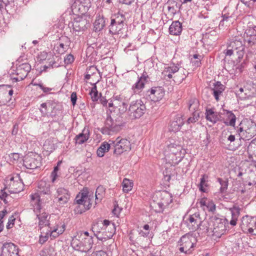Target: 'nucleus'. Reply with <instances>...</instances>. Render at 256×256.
<instances>
[{"instance_id": "f257e3e1", "label": "nucleus", "mask_w": 256, "mask_h": 256, "mask_svg": "<svg viewBox=\"0 0 256 256\" xmlns=\"http://www.w3.org/2000/svg\"><path fill=\"white\" fill-rule=\"evenodd\" d=\"M122 124L123 120L120 116H118L116 118L114 114L108 116L105 121L104 126L101 128L100 131L103 134L111 135L120 131Z\"/></svg>"}, {"instance_id": "f03ea898", "label": "nucleus", "mask_w": 256, "mask_h": 256, "mask_svg": "<svg viewBox=\"0 0 256 256\" xmlns=\"http://www.w3.org/2000/svg\"><path fill=\"white\" fill-rule=\"evenodd\" d=\"M211 222L213 226V236L220 238L226 230V224H228V220L223 216L215 215L211 217Z\"/></svg>"}, {"instance_id": "7ed1b4c3", "label": "nucleus", "mask_w": 256, "mask_h": 256, "mask_svg": "<svg viewBox=\"0 0 256 256\" xmlns=\"http://www.w3.org/2000/svg\"><path fill=\"white\" fill-rule=\"evenodd\" d=\"M30 197V204L35 212H40L41 209L44 208L52 200L51 195L49 194H32Z\"/></svg>"}, {"instance_id": "20e7f679", "label": "nucleus", "mask_w": 256, "mask_h": 256, "mask_svg": "<svg viewBox=\"0 0 256 256\" xmlns=\"http://www.w3.org/2000/svg\"><path fill=\"white\" fill-rule=\"evenodd\" d=\"M93 244V239L92 238H88L86 240H82L75 236L72 240L71 246L76 250L86 253L92 248Z\"/></svg>"}, {"instance_id": "39448f33", "label": "nucleus", "mask_w": 256, "mask_h": 256, "mask_svg": "<svg viewBox=\"0 0 256 256\" xmlns=\"http://www.w3.org/2000/svg\"><path fill=\"white\" fill-rule=\"evenodd\" d=\"M64 230V225L60 226H54V228H50V229L40 230L41 234L40 236L38 242L40 244H42L48 240L50 236L52 238H56L62 234Z\"/></svg>"}, {"instance_id": "423d86ee", "label": "nucleus", "mask_w": 256, "mask_h": 256, "mask_svg": "<svg viewBox=\"0 0 256 256\" xmlns=\"http://www.w3.org/2000/svg\"><path fill=\"white\" fill-rule=\"evenodd\" d=\"M109 142H111V144L114 148V154L116 156L128 152L131 149L130 142L126 138L118 137L114 140H110Z\"/></svg>"}, {"instance_id": "0eeeda50", "label": "nucleus", "mask_w": 256, "mask_h": 256, "mask_svg": "<svg viewBox=\"0 0 256 256\" xmlns=\"http://www.w3.org/2000/svg\"><path fill=\"white\" fill-rule=\"evenodd\" d=\"M146 108L141 100L132 102L129 107L130 116L132 119L140 118L145 113Z\"/></svg>"}, {"instance_id": "6e6552de", "label": "nucleus", "mask_w": 256, "mask_h": 256, "mask_svg": "<svg viewBox=\"0 0 256 256\" xmlns=\"http://www.w3.org/2000/svg\"><path fill=\"white\" fill-rule=\"evenodd\" d=\"M75 201L78 204L77 212L80 214H82L89 210L92 206V204L90 202V198L88 196V192L79 193L76 196Z\"/></svg>"}, {"instance_id": "1a4fd4ad", "label": "nucleus", "mask_w": 256, "mask_h": 256, "mask_svg": "<svg viewBox=\"0 0 256 256\" xmlns=\"http://www.w3.org/2000/svg\"><path fill=\"white\" fill-rule=\"evenodd\" d=\"M238 132L246 134V138L250 139L256 136V124L252 121H244L240 123Z\"/></svg>"}, {"instance_id": "9d476101", "label": "nucleus", "mask_w": 256, "mask_h": 256, "mask_svg": "<svg viewBox=\"0 0 256 256\" xmlns=\"http://www.w3.org/2000/svg\"><path fill=\"white\" fill-rule=\"evenodd\" d=\"M54 194V202L59 204V205H64L67 204L70 198V193L69 190L62 186L56 188Z\"/></svg>"}, {"instance_id": "9b49d317", "label": "nucleus", "mask_w": 256, "mask_h": 256, "mask_svg": "<svg viewBox=\"0 0 256 256\" xmlns=\"http://www.w3.org/2000/svg\"><path fill=\"white\" fill-rule=\"evenodd\" d=\"M41 160V156L31 152L24 158V166L28 169H36L40 166Z\"/></svg>"}, {"instance_id": "f8f14e48", "label": "nucleus", "mask_w": 256, "mask_h": 256, "mask_svg": "<svg viewBox=\"0 0 256 256\" xmlns=\"http://www.w3.org/2000/svg\"><path fill=\"white\" fill-rule=\"evenodd\" d=\"M242 38H239L236 37L232 38L228 44L229 46L235 52L236 55L238 56V62H240L245 53V46L242 43Z\"/></svg>"}, {"instance_id": "ddd939ff", "label": "nucleus", "mask_w": 256, "mask_h": 256, "mask_svg": "<svg viewBox=\"0 0 256 256\" xmlns=\"http://www.w3.org/2000/svg\"><path fill=\"white\" fill-rule=\"evenodd\" d=\"M72 23L73 30L76 32H84L90 26V21L86 16H78Z\"/></svg>"}, {"instance_id": "4468645a", "label": "nucleus", "mask_w": 256, "mask_h": 256, "mask_svg": "<svg viewBox=\"0 0 256 256\" xmlns=\"http://www.w3.org/2000/svg\"><path fill=\"white\" fill-rule=\"evenodd\" d=\"M0 256H20L18 246L10 242H6L0 248Z\"/></svg>"}, {"instance_id": "2eb2a0df", "label": "nucleus", "mask_w": 256, "mask_h": 256, "mask_svg": "<svg viewBox=\"0 0 256 256\" xmlns=\"http://www.w3.org/2000/svg\"><path fill=\"white\" fill-rule=\"evenodd\" d=\"M114 107L118 108L120 113L123 114L128 110V106L130 98L123 94L113 96Z\"/></svg>"}, {"instance_id": "dca6fc26", "label": "nucleus", "mask_w": 256, "mask_h": 256, "mask_svg": "<svg viewBox=\"0 0 256 256\" xmlns=\"http://www.w3.org/2000/svg\"><path fill=\"white\" fill-rule=\"evenodd\" d=\"M103 224L104 226V231L102 234L104 236L98 238V239L101 240H103L104 239V240H106L112 237L116 232V228L115 224L114 222L107 220H105L103 221Z\"/></svg>"}, {"instance_id": "f3484780", "label": "nucleus", "mask_w": 256, "mask_h": 256, "mask_svg": "<svg viewBox=\"0 0 256 256\" xmlns=\"http://www.w3.org/2000/svg\"><path fill=\"white\" fill-rule=\"evenodd\" d=\"M180 244V248L179 250L180 252L186 254H190L193 250L194 243L192 242V238L188 236H183L179 242Z\"/></svg>"}, {"instance_id": "a211bd4d", "label": "nucleus", "mask_w": 256, "mask_h": 256, "mask_svg": "<svg viewBox=\"0 0 256 256\" xmlns=\"http://www.w3.org/2000/svg\"><path fill=\"white\" fill-rule=\"evenodd\" d=\"M9 188L12 193L16 194L20 192L24 189V184L20 178L19 175L12 176L8 184Z\"/></svg>"}, {"instance_id": "6ab92c4d", "label": "nucleus", "mask_w": 256, "mask_h": 256, "mask_svg": "<svg viewBox=\"0 0 256 256\" xmlns=\"http://www.w3.org/2000/svg\"><path fill=\"white\" fill-rule=\"evenodd\" d=\"M149 77L148 74L144 72L140 76L138 77L137 82L132 85V90L134 94H138L142 92L145 84L148 82Z\"/></svg>"}, {"instance_id": "aec40b11", "label": "nucleus", "mask_w": 256, "mask_h": 256, "mask_svg": "<svg viewBox=\"0 0 256 256\" xmlns=\"http://www.w3.org/2000/svg\"><path fill=\"white\" fill-rule=\"evenodd\" d=\"M241 227L247 230L249 233L252 234L254 228L256 227V218L253 216H245L242 218Z\"/></svg>"}, {"instance_id": "412c9836", "label": "nucleus", "mask_w": 256, "mask_h": 256, "mask_svg": "<svg viewBox=\"0 0 256 256\" xmlns=\"http://www.w3.org/2000/svg\"><path fill=\"white\" fill-rule=\"evenodd\" d=\"M31 69V66L26 62L19 64L16 68V72L18 78H14L16 81L24 80L28 75Z\"/></svg>"}, {"instance_id": "4be33fe9", "label": "nucleus", "mask_w": 256, "mask_h": 256, "mask_svg": "<svg viewBox=\"0 0 256 256\" xmlns=\"http://www.w3.org/2000/svg\"><path fill=\"white\" fill-rule=\"evenodd\" d=\"M168 148L170 152H171L170 154L174 156L176 159H172V162L175 164H178L180 162L182 161V157L180 156L182 148L180 145H176L174 144H171L168 146Z\"/></svg>"}, {"instance_id": "5701e85b", "label": "nucleus", "mask_w": 256, "mask_h": 256, "mask_svg": "<svg viewBox=\"0 0 256 256\" xmlns=\"http://www.w3.org/2000/svg\"><path fill=\"white\" fill-rule=\"evenodd\" d=\"M37 217L39 220L38 227L40 230L54 228V226H52L50 222V216L48 214L43 212L42 214H37Z\"/></svg>"}, {"instance_id": "b1692460", "label": "nucleus", "mask_w": 256, "mask_h": 256, "mask_svg": "<svg viewBox=\"0 0 256 256\" xmlns=\"http://www.w3.org/2000/svg\"><path fill=\"white\" fill-rule=\"evenodd\" d=\"M188 225L190 226H191L190 229L192 230H198L202 222V221L200 216V214L198 213H195L192 215H190L188 218Z\"/></svg>"}, {"instance_id": "393cba45", "label": "nucleus", "mask_w": 256, "mask_h": 256, "mask_svg": "<svg viewBox=\"0 0 256 256\" xmlns=\"http://www.w3.org/2000/svg\"><path fill=\"white\" fill-rule=\"evenodd\" d=\"M148 92L152 98V100L154 102L159 101L164 96V92L161 87H153Z\"/></svg>"}, {"instance_id": "a878e982", "label": "nucleus", "mask_w": 256, "mask_h": 256, "mask_svg": "<svg viewBox=\"0 0 256 256\" xmlns=\"http://www.w3.org/2000/svg\"><path fill=\"white\" fill-rule=\"evenodd\" d=\"M156 196L162 202V203L164 204L166 208L172 202V194L167 191L158 192L156 194Z\"/></svg>"}, {"instance_id": "bb28decb", "label": "nucleus", "mask_w": 256, "mask_h": 256, "mask_svg": "<svg viewBox=\"0 0 256 256\" xmlns=\"http://www.w3.org/2000/svg\"><path fill=\"white\" fill-rule=\"evenodd\" d=\"M246 37L244 40L248 46H252L256 44V26L246 30Z\"/></svg>"}, {"instance_id": "cd10ccee", "label": "nucleus", "mask_w": 256, "mask_h": 256, "mask_svg": "<svg viewBox=\"0 0 256 256\" xmlns=\"http://www.w3.org/2000/svg\"><path fill=\"white\" fill-rule=\"evenodd\" d=\"M223 11L222 14V20H220L218 28L220 29L224 30L227 27L230 26L233 22V18L229 14H224Z\"/></svg>"}, {"instance_id": "c85d7f7f", "label": "nucleus", "mask_w": 256, "mask_h": 256, "mask_svg": "<svg viewBox=\"0 0 256 256\" xmlns=\"http://www.w3.org/2000/svg\"><path fill=\"white\" fill-rule=\"evenodd\" d=\"M214 87L211 89V91L216 100L218 101L219 97L224 91L225 86L220 82H216L214 84Z\"/></svg>"}, {"instance_id": "c756f323", "label": "nucleus", "mask_w": 256, "mask_h": 256, "mask_svg": "<svg viewBox=\"0 0 256 256\" xmlns=\"http://www.w3.org/2000/svg\"><path fill=\"white\" fill-rule=\"evenodd\" d=\"M106 26V18L102 15L100 14L96 16L95 21L94 23V30L95 32H100Z\"/></svg>"}, {"instance_id": "7c9ffc66", "label": "nucleus", "mask_w": 256, "mask_h": 256, "mask_svg": "<svg viewBox=\"0 0 256 256\" xmlns=\"http://www.w3.org/2000/svg\"><path fill=\"white\" fill-rule=\"evenodd\" d=\"M90 137V130L88 128H84L82 132L76 136L74 140L76 142L79 144H81L86 142Z\"/></svg>"}, {"instance_id": "2f4dec72", "label": "nucleus", "mask_w": 256, "mask_h": 256, "mask_svg": "<svg viewBox=\"0 0 256 256\" xmlns=\"http://www.w3.org/2000/svg\"><path fill=\"white\" fill-rule=\"evenodd\" d=\"M184 124V120L182 117L176 116L171 122L170 129L173 132L178 131Z\"/></svg>"}, {"instance_id": "473e14b6", "label": "nucleus", "mask_w": 256, "mask_h": 256, "mask_svg": "<svg viewBox=\"0 0 256 256\" xmlns=\"http://www.w3.org/2000/svg\"><path fill=\"white\" fill-rule=\"evenodd\" d=\"M154 198L152 201L150 202V207L157 213L162 212L166 207L164 206V204L162 203V202H160L158 198H156V196L154 197Z\"/></svg>"}, {"instance_id": "72a5a7b5", "label": "nucleus", "mask_w": 256, "mask_h": 256, "mask_svg": "<svg viewBox=\"0 0 256 256\" xmlns=\"http://www.w3.org/2000/svg\"><path fill=\"white\" fill-rule=\"evenodd\" d=\"M232 215V219L230 222V225L234 226L236 224L238 218L240 214V208L238 206H234L229 208Z\"/></svg>"}, {"instance_id": "f704fd0d", "label": "nucleus", "mask_w": 256, "mask_h": 256, "mask_svg": "<svg viewBox=\"0 0 256 256\" xmlns=\"http://www.w3.org/2000/svg\"><path fill=\"white\" fill-rule=\"evenodd\" d=\"M182 31V24L178 20L173 22L169 28L170 34L174 36L179 35Z\"/></svg>"}, {"instance_id": "c9c22d12", "label": "nucleus", "mask_w": 256, "mask_h": 256, "mask_svg": "<svg viewBox=\"0 0 256 256\" xmlns=\"http://www.w3.org/2000/svg\"><path fill=\"white\" fill-rule=\"evenodd\" d=\"M38 190L34 194L51 195L50 185L45 182H41L38 186Z\"/></svg>"}, {"instance_id": "e433bc0d", "label": "nucleus", "mask_w": 256, "mask_h": 256, "mask_svg": "<svg viewBox=\"0 0 256 256\" xmlns=\"http://www.w3.org/2000/svg\"><path fill=\"white\" fill-rule=\"evenodd\" d=\"M180 68H178V66L173 64L165 68L162 72V74L165 78H166V77L168 78H172V74H174L177 72L179 70Z\"/></svg>"}, {"instance_id": "4c0bfd02", "label": "nucleus", "mask_w": 256, "mask_h": 256, "mask_svg": "<svg viewBox=\"0 0 256 256\" xmlns=\"http://www.w3.org/2000/svg\"><path fill=\"white\" fill-rule=\"evenodd\" d=\"M224 114L226 116L224 124L226 126H230L234 127L236 124V116L231 111L224 110Z\"/></svg>"}, {"instance_id": "58836bf2", "label": "nucleus", "mask_w": 256, "mask_h": 256, "mask_svg": "<svg viewBox=\"0 0 256 256\" xmlns=\"http://www.w3.org/2000/svg\"><path fill=\"white\" fill-rule=\"evenodd\" d=\"M114 20H111L110 24L109 26V32L112 34H118L124 28V24H114Z\"/></svg>"}, {"instance_id": "ea45409f", "label": "nucleus", "mask_w": 256, "mask_h": 256, "mask_svg": "<svg viewBox=\"0 0 256 256\" xmlns=\"http://www.w3.org/2000/svg\"><path fill=\"white\" fill-rule=\"evenodd\" d=\"M206 117L208 120L212 124L216 123L218 120L217 112H214L212 108H209L206 110Z\"/></svg>"}, {"instance_id": "a19ab883", "label": "nucleus", "mask_w": 256, "mask_h": 256, "mask_svg": "<svg viewBox=\"0 0 256 256\" xmlns=\"http://www.w3.org/2000/svg\"><path fill=\"white\" fill-rule=\"evenodd\" d=\"M54 102L52 100H48L46 102L40 104V108H39L42 116H46L48 115V109L50 108H54Z\"/></svg>"}, {"instance_id": "79ce46f5", "label": "nucleus", "mask_w": 256, "mask_h": 256, "mask_svg": "<svg viewBox=\"0 0 256 256\" xmlns=\"http://www.w3.org/2000/svg\"><path fill=\"white\" fill-rule=\"evenodd\" d=\"M176 74L174 76V80L181 83L188 76V72L184 68H180Z\"/></svg>"}, {"instance_id": "37998d69", "label": "nucleus", "mask_w": 256, "mask_h": 256, "mask_svg": "<svg viewBox=\"0 0 256 256\" xmlns=\"http://www.w3.org/2000/svg\"><path fill=\"white\" fill-rule=\"evenodd\" d=\"M112 146L111 142L110 144L106 142H102L97 150L98 156L100 158L102 157L104 153L108 152Z\"/></svg>"}, {"instance_id": "c03bdc74", "label": "nucleus", "mask_w": 256, "mask_h": 256, "mask_svg": "<svg viewBox=\"0 0 256 256\" xmlns=\"http://www.w3.org/2000/svg\"><path fill=\"white\" fill-rule=\"evenodd\" d=\"M106 194V188L102 186H99L96 192V204H97L101 202L102 199L104 198Z\"/></svg>"}, {"instance_id": "a18cd8bd", "label": "nucleus", "mask_w": 256, "mask_h": 256, "mask_svg": "<svg viewBox=\"0 0 256 256\" xmlns=\"http://www.w3.org/2000/svg\"><path fill=\"white\" fill-rule=\"evenodd\" d=\"M104 226L103 224V222H96L92 225V230L94 232V235L97 236V238H99L98 236V234H99L101 230H104Z\"/></svg>"}, {"instance_id": "49530a36", "label": "nucleus", "mask_w": 256, "mask_h": 256, "mask_svg": "<svg viewBox=\"0 0 256 256\" xmlns=\"http://www.w3.org/2000/svg\"><path fill=\"white\" fill-rule=\"evenodd\" d=\"M123 191L124 192H128L131 190L134 185L132 180L124 178L122 181Z\"/></svg>"}, {"instance_id": "de8ad7c7", "label": "nucleus", "mask_w": 256, "mask_h": 256, "mask_svg": "<svg viewBox=\"0 0 256 256\" xmlns=\"http://www.w3.org/2000/svg\"><path fill=\"white\" fill-rule=\"evenodd\" d=\"M208 176L206 174H203L200 178V184H198V187L200 190L204 192H206V188L205 187H207L208 186Z\"/></svg>"}, {"instance_id": "09e8293b", "label": "nucleus", "mask_w": 256, "mask_h": 256, "mask_svg": "<svg viewBox=\"0 0 256 256\" xmlns=\"http://www.w3.org/2000/svg\"><path fill=\"white\" fill-rule=\"evenodd\" d=\"M80 3V4L84 6L85 10H88L90 8L91 6V3L90 0H77L72 5V9L76 8L77 4Z\"/></svg>"}, {"instance_id": "8fccbe9b", "label": "nucleus", "mask_w": 256, "mask_h": 256, "mask_svg": "<svg viewBox=\"0 0 256 256\" xmlns=\"http://www.w3.org/2000/svg\"><path fill=\"white\" fill-rule=\"evenodd\" d=\"M199 108V103L198 100L196 99H192L188 102V109L192 112H199L198 110Z\"/></svg>"}, {"instance_id": "3c124183", "label": "nucleus", "mask_w": 256, "mask_h": 256, "mask_svg": "<svg viewBox=\"0 0 256 256\" xmlns=\"http://www.w3.org/2000/svg\"><path fill=\"white\" fill-rule=\"evenodd\" d=\"M168 9L169 12L172 14H174L176 12V8H178V2L174 0H169L168 2Z\"/></svg>"}, {"instance_id": "603ef678", "label": "nucleus", "mask_w": 256, "mask_h": 256, "mask_svg": "<svg viewBox=\"0 0 256 256\" xmlns=\"http://www.w3.org/2000/svg\"><path fill=\"white\" fill-rule=\"evenodd\" d=\"M69 47H66L64 44L58 43L56 46H54V50L58 54H62L66 52Z\"/></svg>"}, {"instance_id": "864d4df0", "label": "nucleus", "mask_w": 256, "mask_h": 256, "mask_svg": "<svg viewBox=\"0 0 256 256\" xmlns=\"http://www.w3.org/2000/svg\"><path fill=\"white\" fill-rule=\"evenodd\" d=\"M218 182L220 184V192L221 193H224L226 191L228 186V180H224L221 178H218Z\"/></svg>"}, {"instance_id": "5fc2aeb1", "label": "nucleus", "mask_w": 256, "mask_h": 256, "mask_svg": "<svg viewBox=\"0 0 256 256\" xmlns=\"http://www.w3.org/2000/svg\"><path fill=\"white\" fill-rule=\"evenodd\" d=\"M90 95L92 100L93 102H96L98 100V92L97 90L96 84H94V86L92 88L90 92Z\"/></svg>"}, {"instance_id": "6e6d98bb", "label": "nucleus", "mask_w": 256, "mask_h": 256, "mask_svg": "<svg viewBox=\"0 0 256 256\" xmlns=\"http://www.w3.org/2000/svg\"><path fill=\"white\" fill-rule=\"evenodd\" d=\"M200 118V112H194L192 116L187 120L188 124L194 123L197 122Z\"/></svg>"}, {"instance_id": "4d7b16f0", "label": "nucleus", "mask_w": 256, "mask_h": 256, "mask_svg": "<svg viewBox=\"0 0 256 256\" xmlns=\"http://www.w3.org/2000/svg\"><path fill=\"white\" fill-rule=\"evenodd\" d=\"M60 64H58L54 60H50L48 65H44L42 66V71L46 72L48 68H58Z\"/></svg>"}, {"instance_id": "13d9d810", "label": "nucleus", "mask_w": 256, "mask_h": 256, "mask_svg": "<svg viewBox=\"0 0 256 256\" xmlns=\"http://www.w3.org/2000/svg\"><path fill=\"white\" fill-rule=\"evenodd\" d=\"M58 43L64 44L66 47H69L70 44V40L68 36H63L60 38V41Z\"/></svg>"}, {"instance_id": "bf43d9fd", "label": "nucleus", "mask_w": 256, "mask_h": 256, "mask_svg": "<svg viewBox=\"0 0 256 256\" xmlns=\"http://www.w3.org/2000/svg\"><path fill=\"white\" fill-rule=\"evenodd\" d=\"M10 88V85H0V97L2 96L7 94L8 89Z\"/></svg>"}, {"instance_id": "052dcab7", "label": "nucleus", "mask_w": 256, "mask_h": 256, "mask_svg": "<svg viewBox=\"0 0 256 256\" xmlns=\"http://www.w3.org/2000/svg\"><path fill=\"white\" fill-rule=\"evenodd\" d=\"M209 212H214L216 210V206L214 202L210 200L207 202L206 205L205 206Z\"/></svg>"}, {"instance_id": "680f3d73", "label": "nucleus", "mask_w": 256, "mask_h": 256, "mask_svg": "<svg viewBox=\"0 0 256 256\" xmlns=\"http://www.w3.org/2000/svg\"><path fill=\"white\" fill-rule=\"evenodd\" d=\"M78 236V238H81L82 240L84 239L86 240L88 238H90L93 239L92 236L89 235V233L88 232H80L77 233V234L76 236Z\"/></svg>"}, {"instance_id": "e2e57ef3", "label": "nucleus", "mask_w": 256, "mask_h": 256, "mask_svg": "<svg viewBox=\"0 0 256 256\" xmlns=\"http://www.w3.org/2000/svg\"><path fill=\"white\" fill-rule=\"evenodd\" d=\"M11 198V196L6 192L2 190L0 194V198L2 200H3L5 204L8 203V200Z\"/></svg>"}, {"instance_id": "0e129e2a", "label": "nucleus", "mask_w": 256, "mask_h": 256, "mask_svg": "<svg viewBox=\"0 0 256 256\" xmlns=\"http://www.w3.org/2000/svg\"><path fill=\"white\" fill-rule=\"evenodd\" d=\"M111 20H114V24H124V17L122 14H118L114 18H112Z\"/></svg>"}, {"instance_id": "69168bd1", "label": "nucleus", "mask_w": 256, "mask_h": 256, "mask_svg": "<svg viewBox=\"0 0 256 256\" xmlns=\"http://www.w3.org/2000/svg\"><path fill=\"white\" fill-rule=\"evenodd\" d=\"M224 53L225 54L226 56H230L236 54L235 52L228 44L227 48L224 52Z\"/></svg>"}, {"instance_id": "338daca9", "label": "nucleus", "mask_w": 256, "mask_h": 256, "mask_svg": "<svg viewBox=\"0 0 256 256\" xmlns=\"http://www.w3.org/2000/svg\"><path fill=\"white\" fill-rule=\"evenodd\" d=\"M74 61V57L71 54H68L66 57H65L64 62V63L66 64H70Z\"/></svg>"}, {"instance_id": "774afa93", "label": "nucleus", "mask_w": 256, "mask_h": 256, "mask_svg": "<svg viewBox=\"0 0 256 256\" xmlns=\"http://www.w3.org/2000/svg\"><path fill=\"white\" fill-rule=\"evenodd\" d=\"M86 72L90 74L91 76H92L94 74H96L98 72V70L96 66H92L88 68Z\"/></svg>"}]
</instances>
